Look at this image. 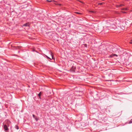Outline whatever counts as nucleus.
<instances>
[{"label":"nucleus","instance_id":"obj_13","mask_svg":"<svg viewBox=\"0 0 132 132\" xmlns=\"http://www.w3.org/2000/svg\"><path fill=\"white\" fill-rule=\"evenodd\" d=\"M34 119L36 121H37L38 120V119L37 118V117L35 118Z\"/></svg>","mask_w":132,"mask_h":132},{"label":"nucleus","instance_id":"obj_23","mask_svg":"<svg viewBox=\"0 0 132 132\" xmlns=\"http://www.w3.org/2000/svg\"><path fill=\"white\" fill-rule=\"evenodd\" d=\"M114 55H115V56H117V55H116V54H115Z\"/></svg>","mask_w":132,"mask_h":132},{"label":"nucleus","instance_id":"obj_9","mask_svg":"<svg viewBox=\"0 0 132 132\" xmlns=\"http://www.w3.org/2000/svg\"><path fill=\"white\" fill-rule=\"evenodd\" d=\"M28 24L27 23H26L25 24H24L23 25V26H26V27L27 26H28Z\"/></svg>","mask_w":132,"mask_h":132},{"label":"nucleus","instance_id":"obj_22","mask_svg":"<svg viewBox=\"0 0 132 132\" xmlns=\"http://www.w3.org/2000/svg\"><path fill=\"white\" fill-rule=\"evenodd\" d=\"M48 59H49L50 60H52V59H51V58H49Z\"/></svg>","mask_w":132,"mask_h":132},{"label":"nucleus","instance_id":"obj_17","mask_svg":"<svg viewBox=\"0 0 132 132\" xmlns=\"http://www.w3.org/2000/svg\"><path fill=\"white\" fill-rule=\"evenodd\" d=\"M106 81H112V80H106Z\"/></svg>","mask_w":132,"mask_h":132},{"label":"nucleus","instance_id":"obj_20","mask_svg":"<svg viewBox=\"0 0 132 132\" xmlns=\"http://www.w3.org/2000/svg\"><path fill=\"white\" fill-rule=\"evenodd\" d=\"M45 56H46V57H47L48 59L50 58V57L48 56H47L46 55H45Z\"/></svg>","mask_w":132,"mask_h":132},{"label":"nucleus","instance_id":"obj_16","mask_svg":"<svg viewBox=\"0 0 132 132\" xmlns=\"http://www.w3.org/2000/svg\"><path fill=\"white\" fill-rule=\"evenodd\" d=\"M130 44H132V39L129 42Z\"/></svg>","mask_w":132,"mask_h":132},{"label":"nucleus","instance_id":"obj_7","mask_svg":"<svg viewBox=\"0 0 132 132\" xmlns=\"http://www.w3.org/2000/svg\"><path fill=\"white\" fill-rule=\"evenodd\" d=\"M42 94V92H40L38 94V96L40 98H41L40 96Z\"/></svg>","mask_w":132,"mask_h":132},{"label":"nucleus","instance_id":"obj_11","mask_svg":"<svg viewBox=\"0 0 132 132\" xmlns=\"http://www.w3.org/2000/svg\"><path fill=\"white\" fill-rule=\"evenodd\" d=\"M132 123V119H131L129 121L128 123L130 124Z\"/></svg>","mask_w":132,"mask_h":132},{"label":"nucleus","instance_id":"obj_8","mask_svg":"<svg viewBox=\"0 0 132 132\" xmlns=\"http://www.w3.org/2000/svg\"><path fill=\"white\" fill-rule=\"evenodd\" d=\"M15 128L17 129H19V127L17 125H15Z\"/></svg>","mask_w":132,"mask_h":132},{"label":"nucleus","instance_id":"obj_5","mask_svg":"<svg viewBox=\"0 0 132 132\" xmlns=\"http://www.w3.org/2000/svg\"><path fill=\"white\" fill-rule=\"evenodd\" d=\"M124 6V5L122 4H119L118 5H116V7H122Z\"/></svg>","mask_w":132,"mask_h":132},{"label":"nucleus","instance_id":"obj_14","mask_svg":"<svg viewBox=\"0 0 132 132\" xmlns=\"http://www.w3.org/2000/svg\"><path fill=\"white\" fill-rule=\"evenodd\" d=\"M76 13L77 14H81V13L79 12H76Z\"/></svg>","mask_w":132,"mask_h":132},{"label":"nucleus","instance_id":"obj_4","mask_svg":"<svg viewBox=\"0 0 132 132\" xmlns=\"http://www.w3.org/2000/svg\"><path fill=\"white\" fill-rule=\"evenodd\" d=\"M76 69V67L74 66H72L70 70L71 72L73 73H75V69Z\"/></svg>","mask_w":132,"mask_h":132},{"label":"nucleus","instance_id":"obj_3","mask_svg":"<svg viewBox=\"0 0 132 132\" xmlns=\"http://www.w3.org/2000/svg\"><path fill=\"white\" fill-rule=\"evenodd\" d=\"M5 124L4 125V128L5 131H8L9 130L8 127L9 126V124L11 122L7 120L5 121Z\"/></svg>","mask_w":132,"mask_h":132},{"label":"nucleus","instance_id":"obj_2","mask_svg":"<svg viewBox=\"0 0 132 132\" xmlns=\"http://www.w3.org/2000/svg\"><path fill=\"white\" fill-rule=\"evenodd\" d=\"M116 23L115 20L111 19L108 20L106 21V26L109 29H115L116 28Z\"/></svg>","mask_w":132,"mask_h":132},{"label":"nucleus","instance_id":"obj_15","mask_svg":"<svg viewBox=\"0 0 132 132\" xmlns=\"http://www.w3.org/2000/svg\"><path fill=\"white\" fill-rule=\"evenodd\" d=\"M32 117H33V118H35L36 117L35 115L34 114H32Z\"/></svg>","mask_w":132,"mask_h":132},{"label":"nucleus","instance_id":"obj_24","mask_svg":"<svg viewBox=\"0 0 132 132\" xmlns=\"http://www.w3.org/2000/svg\"><path fill=\"white\" fill-rule=\"evenodd\" d=\"M124 13H125L126 12H124Z\"/></svg>","mask_w":132,"mask_h":132},{"label":"nucleus","instance_id":"obj_18","mask_svg":"<svg viewBox=\"0 0 132 132\" xmlns=\"http://www.w3.org/2000/svg\"><path fill=\"white\" fill-rule=\"evenodd\" d=\"M123 10H127V9L126 8H123Z\"/></svg>","mask_w":132,"mask_h":132},{"label":"nucleus","instance_id":"obj_10","mask_svg":"<svg viewBox=\"0 0 132 132\" xmlns=\"http://www.w3.org/2000/svg\"><path fill=\"white\" fill-rule=\"evenodd\" d=\"M104 4V3H98V5H101L103 4Z\"/></svg>","mask_w":132,"mask_h":132},{"label":"nucleus","instance_id":"obj_19","mask_svg":"<svg viewBox=\"0 0 132 132\" xmlns=\"http://www.w3.org/2000/svg\"><path fill=\"white\" fill-rule=\"evenodd\" d=\"M47 1L48 2H51V1H50L49 0H47Z\"/></svg>","mask_w":132,"mask_h":132},{"label":"nucleus","instance_id":"obj_12","mask_svg":"<svg viewBox=\"0 0 132 132\" xmlns=\"http://www.w3.org/2000/svg\"><path fill=\"white\" fill-rule=\"evenodd\" d=\"M79 92H80L81 93V95H82L83 94V91H79Z\"/></svg>","mask_w":132,"mask_h":132},{"label":"nucleus","instance_id":"obj_1","mask_svg":"<svg viewBox=\"0 0 132 132\" xmlns=\"http://www.w3.org/2000/svg\"><path fill=\"white\" fill-rule=\"evenodd\" d=\"M105 48L103 49L104 51L107 50L108 52L116 53H118L119 55L123 54L124 50L122 48L118 45L112 46L110 45L108 47L105 46Z\"/></svg>","mask_w":132,"mask_h":132},{"label":"nucleus","instance_id":"obj_6","mask_svg":"<svg viewBox=\"0 0 132 132\" xmlns=\"http://www.w3.org/2000/svg\"><path fill=\"white\" fill-rule=\"evenodd\" d=\"M50 54H51V56L52 57V59H54V58L53 56V53L51 51H50Z\"/></svg>","mask_w":132,"mask_h":132},{"label":"nucleus","instance_id":"obj_21","mask_svg":"<svg viewBox=\"0 0 132 132\" xmlns=\"http://www.w3.org/2000/svg\"><path fill=\"white\" fill-rule=\"evenodd\" d=\"M87 45L86 44H85V47H87Z\"/></svg>","mask_w":132,"mask_h":132}]
</instances>
